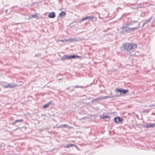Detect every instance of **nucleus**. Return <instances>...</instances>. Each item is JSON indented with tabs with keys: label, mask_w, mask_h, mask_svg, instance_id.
Returning <instances> with one entry per match:
<instances>
[{
	"label": "nucleus",
	"mask_w": 155,
	"mask_h": 155,
	"mask_svg": "<svg viewBox=\"0 0 155 155\" xmlns=\"http://www.w3.org/2000/svg\"><path fill=\"white\" fill-rule=\"evenodd\" d=\"M101 99V98H97L96 99H94L92 100V102L94 103L95 101H97L99 100H100Z\"/></svg>",
	"instance_id": "nucleus-17"
},
{
	"label": "nucleus",
	"mask_w": 155,
	"mask_h": 155,
	"mask_svg": "<svg viewBox=\"0 0 155 155\" xmlns=\"http://www.w3.org/2000/svg\"><path fill=\"white\" fill-rule=\"evenodd\" d=\"M1 147V146H0V147Z\"/></svg>",
	"instance_id": "nucleus-33"
},
{
	"label": "nucleus",
	"mask_w": 155,
	"mask_h": 155,
	"mask_svg": "<svg viewBox=\"0 0 155 155\" xmlns=\"http://www.w3.org/2000/svg\"><path fill=\"white\" fill-rule=\"evenodd\" d=\"M137 45L133 43H126L122 45V48L127 54H130L135 50L134 47H137Z\"/></svg>",
	"instance_id": "nucleus-1"
},
{
	"label": "nucleus",
	"mask_w": 155,
	"mask_h": 155,
	"mask_svg": "<svg viewBox=\"0 0 155 155\" xmlns=\"http://www.w3.org/2000/svg\"><path fill=\"white\" fill-rule=\"evenodd\" d=\"M137 22V21H130V22H129L128 23H127V25H128V26H129L130 25H132L134 24V22Z\"/></svg>",
	"instance_id": "nucleus-14"
},
{
	"label": "nucleus",
	"mask_w": 155,
	"mask_h": 155,
	"mask_svg": "<svg viewBox=\"0 0 155 155\" xmlns=\"http://www.w3.org/2000/svg\"><path fill=\"white\" fill-rule=\"evenodd\" d=\"M41 56V54H36L35 55V57H39Z\"/></svg>",
	"instance_id": "nucleus-25"
},
{
	"label": "nucleus",
	"mask_w": 155,
	"mask_h": 155,
	"mask_svg": "<svg viewBox=\"0 0 155 155\" xmlns=\"http://www.w3.org/2000/svg\"><path fill=\"white\" fill-rule=\"evenodd\" d=\"M123 32H125L126 33H130L131 32L130 28H128L127 29L123 31Z\"/></svg>",
	"instance_id": "nucleus-16"
},
{
	"label": "nucleus",
	"mask_w": 155,
	"mask_h": 155,
	"mask_svg": "<svg viewBox=\"0 0 155 155\" xmlns=\"http://www.w3.org/2000/svg\"><path fill=\"white\" fill-rule=\"evenodd\" d=\"M116 91L117 93H118L119 92H120V94L118 95L116 97H119L120 96L121 94V93H123V94H125L126 93H127L129 91L127 89H124L123 88L122 89H118L117 88L116 89Z\"/></svg>",
	"instance_id": "nucleus-3"
},
{
	"label": "nucleus",
	"mask_w": 155,
	"mask_h": 155,
	"mask_svg": "<svg viewBox=\"0 0 155 155\" xmlns=\"http://www.w3.org/2000/svg\"><path fill=\"white\" fill-rule=\"evenodd\" d=\"M145 112V110H143V113H144V112Z\"/></svg>",
	"instance_id": "nucleus-32"
},
{
	"label": "nucleus",
	"mask_w": 155,
	"mask_h": 155,
	"mask_svg": "<svg viewBox=\"0 0 155 155\" xmlns=\"http://www.w3.org/2000/svg\"><path fill=\"white\" fill-rule=\"evenodd\" d=\"M23 122V120L22 119L17 120H15V123H18V122Z\"/></svg>",
	"instance_id": "nucleus-21"
},
{
	"label": "nucleus",
	"mask_w": 155,
	"mask_h": 155,
	"mask_svg": "<svg viewBox=\"0 0 155 155\" xmlns=\"http://www.w3.org/2000/svg\"><path fill=\"white\" fill-rule=\"evenodd\" d=\"M73 87H74V88H78V87H80L81 88L82 87H80V86H77L76 85V86H75Z\"/></svg>",
	"instance_id": "nucleus-26"
},
{
	"label": "nucleus",
	"mask_w": 155,
	"mask_h": 155,
	"mask_svg": "<svg viewBox=\"0 0 155 155\" xmlns=\"http://www.w3.org/2000/svg\"><path fill=\"white\" fill-rule=\"evenodd\" d=\"M116 96H117V95H112V93L111 92L110 96H104V98H103L102 99H106V98H109L113 97H116Z\"/></svg>",
	"instance_id": "nucleus-11"
},
{
	"label": "nucleus",
	"mask_w": 155,
	"mask_h": 155,
	"mask_svg": "<svg viewBox=\"0 0 155 155\" xmlns=\"http://www.w3.org/2000/svg\"><path fill=\"white\" fill-rule=\"evenodd\" d=\"M66 15V13L64 11H63L61 12L59 14V16L60 17H61L62 16H64L65 15Z\"/></svg>",
	"instance_id": "nucleus-15"
},
{
	"label": "nucleus",
	"mask_w": 155,
	"mask_h": 155,
	"mask_svg": "<svg viewBox=\"0 0 155 155\" xmlns=\"http://www.w3.org/2000/svg\"><path fill=\"white\" fill-rule=\"evenodd\" d=\"M87 19V16H86L85 18H83L82 20V21H83V20H84L85 19Z\"/></svg>",
	"instance_id": "nucleus-27"
},
{
	"label": "nucleus",
	"mask_w": 155,
	"mask_h": 155,
	"mask_svg": "<svg viewBox=\"0 0 155 155\" xmlns=\"http://www.w3.org/2000/svg\"><path fill=\"white\" fill-rule=\"evenodd\" d=\"M4 88H13L15 87L16 86L15 85H13L11 83H9L7 84L6 85H4Z\"/></svg>",
	"instance_id": "nucleus-4"
},
{
	"label": "nucleus",
	"mask_w": 155,
	"mask_h": 155,
	"mask_svg": "<svg viewBox=\"0 0 155 155\" xmlns=\"http://www.w3.org/2000/svg\"><path fill=\"white\" fill-rule=\"evenodd\" d=\"M78 40L77 39L75 38H69L67 39V42H72L74 41H77Z\"/></svg>",
	"instance_id": "nucleus-9"
},
{
	"label": "nucleus",
	"mask_w": 155,
	"mask_h": 155,
	"mask_svg": "<svg viewBox=\"0 0 155 155\" xmlns=\"http://www.w3.org/2000/svg\"><path fill=\"white\" fill-rule=\"evenodd\" d=\"M62 127V126H61V125L60 126H57V128H61V127Z\"/></svg>",
	"instance_id": "nucleus-28"
},
{
	"label": "nucleus",
	"mask_w": 155,
	"mask_h": 155,
	"mask_svg": "<svg viewBox=\"0 0 155 155\" xmlns=\"http://www.w3.org/2000/svg\"><path fill=\"white\" fill-rule=\"evenodd\" d=\"M88 19L91 21H93V20L96 21V18L92 15L90 16H88Z\"/></svg>",
	"instance_id": "nucleus-8"
},
{
	"label": "nucleus",
	"mask_w": 155,
	"mask_h": 155,
	"mask_svg": "<svg viewBox=\"0 0 155 155\" xmlns=\"http://www.w3.org/2000/svg\"><path fill=\"white\" fill-rule=\"evenodd\" d=\"M70 88V87L68 88H67V89L68 90Z\"/></svg>",
	"instance_id": "nucleus-31"
},
{
	"label": "nucleus",
	"mask_w": 155,
	"mask_h": 155,
	"mask_svg": "<svg viewBox=\"0 0 155 155\" xmlns=\"http://www.w3.org/2000/svg\"><path fill=\"white\" fill-rule=\"evenodd\" d=\"M52 103V101H50L48 102L47 103L45 104L43 106V108H47L48 106L51 104Z\"/></svg>",
	"instance_id": "nucleus-10"
},
{
	"label": "nucleus",
	"mask_w": 155,
	"mask_h": 155,
	"mask_svg": "<svg viewBox=\"0 0 155 155\" xmlns=\"http://www.w3.org/2000/svg\"><path fill=\"white\" fill-rule=\"evenodd\" d=\"M74 146L75 147H77V146L75 145H74V144H68L66 146V147L68 148L70 147H71L72 146Z\"/></svg>",
	"instance_id": "nucleus-13"
},
{
	"label": "nucleus",
	"mask_w": 155,
	"mask_h": 155,
	"mask_svg": "<svg viewBox=\"0 0 155 155\" xmlns=\"http://www.w3.org/2000/svg\"><path fill=\"white\" fill-rule=\"evenodd\" d=\"M146 23H146V21H144L143 23V26L145 25Z\"/></svg>",
	"instance_id": "nucleus-29"
},
{
	"label": "nucleus",
	"mask_w": 155,
	"mask_h": 155,
	"mask_svg": "<svg viewBox=\"0 0 155 155\" xmlns=\"http://www.w3.org/2000/svg\"><path fill=\"white\" fill-rule=\"evenodd\" d=\"M15 123V122H13V123H12V124H13V125H14V124H15V123Z\"/></svg>",
	"instance_id": "nucleus-30"
},
{
	"label": "nucleus",
	"mask_w": 155,
	"mask_h": 155,
	"mask_svg": "<svg viewBox=\"0 0 155 155\" xmlns=\"http://www.w3.org/2000/svg\"><path fill=\"white\" fill-rule=\"evenodd\" d=\"M145 127L147 128L155 127V123L152 124L150 123L145 125Z\"/></svg>",
	"instance_id": "nucleus-6"
},
{
	"label": "nucleus",
	"mask_w": 155,
	"mask_h": 155,
	"mask_svg": "<svg viewBox=\"0 0 155 155\" xmlns=\"http://www.w3.org/2000/svg\"><path fill=\"white\" fill-rule=\"evenodd\" d=\"M37 15H31V17H29V19H31L32 18H37Z\"/></svg>",
	"instance_id": "nucleus-20"
},
{
	"label": "nucleus",
	"mask_w": 155,
	"mask_h": 155,
	"mask_svg": "<svg viewBox=\"0 0 155 155\" xmlns=\"http://www.w3.org/2000/svg\"><path fill=\"white\" fill-rule=\"evenodd\" d=\"M60 41H61L62 42H67V39H64V40H60Z\"/></svg>",
	"instance_id": "nucleus-23"
},
{
	"label": "nucleus",
	"mask_w": 155,
	"mask_h": 155,
	"mask_svg": "<svg viewBox=\"0 0 155 155\" xmlns=\"http://www.w3.org/2000/svg\"><path fill=\"white\" fill-rule=\"evenodd\" d=\"M101 118L102 119H104L106 118H110V117L107 115H103L101 116Z\"/></svg>",
	"instance_id": "nucleus-18"
},
{
	"label": "nucleus",
	"mask_w": 155,
	"mask_h": 155,
	"mask_svg": "<svg viewBox=\"0 0 155 155\" xmlns=\"http://www.w3.org/2000/svg\"><path fill=\"white\" fill-rule=\"evenodd\" d=\"M128 26H128V25H127V23L125 25L123 26L122 27H121V29L123 30V29H124V28H127Z\"/></svg>",
	"instance_id": "nucleus-22"
},
{
	"label": "nucleus",
	"mask_w": 155,
	"mask_h": 155,
	"mask_svg": "<svg viewBox=\"0 0 155 155\" xmlns=\"http://www.w3.org/2000/svg\"><path fill=\"white\" fill-rule=\"evenodd\" d=\"M79 56L77 55H71L70 56H64L62 57V60H65L66 59H76L79 58Z\"/></svg>",
	"instance_id": "nucleus-2"
},
{
	"label": "nucleus",
	"mask_w": 155,
	"mask_h": 155,
	"mask_svg": "<svg viewBox=\"0 0 155 155\" xmlns=\"http://www.w3.org/2000/svg\"><path fill=\"white\" fill-rule=\"evenodd\" d=\"M114 121L116 123L121 122L123 121V119L120 117H116L114 119Z\"/></svg>",
	"instance_id": "nucleus-5"
},
{
	"label": "nucleus",
	"mask_w": 155,
	"mask_h": 155,
	"mask_svg": "<svg viewBox=\"0 0 155 155\" xmlns=\"http://www.w3.org/2000/svg\"><path fill=\"white\" fill-rule=\"evenodd\" d=\"M48 17L50 18H54L55 17V13L54 12H52L50 13L48 15Z\"/></svg>",
	"instance_id": "nucleus-7"
},
{
	"label": "nucleus",
	"mask_w": 155,
	"mask_h": 155,
	"mask_svg": "<svg viewBox=\"0 0 155 155\" xmlns=\"http://www.w3.org/2000/svg\"><path fill=\"white\" fill-rule=\"evenodd\" d=\"M151 19V18H150L146 20L145 21L147 23L149 22L150 21Z\"/></svg>",
	"instance_id": "nucleus-24"
},
{
	"label": "nucleus",
	"mask_w": 155,
	"mask_h": 155,
	"mask_svg": "<svg viewBox=\"0 0 155 155\" xmlns=\"http://www.w3.org/2000/svg\"><path fill=\"white\" fill-rule=\"evenodd\" d=\"M61 126H62V127H64L68 128L69 129H71V128H73L72 127L70 126H69L68 125L66 124H63L61 125Z\"/></svg>",
	"instance_id": "nucleus-12"
},
{
	"label": "nucleus",
	"mask_w": 155,
	"mask_h": 155,
	"mask_svg": "<svg viewBox=\"0 0 155 155\" xmlns=\"http://www.w3.org/2000/svg\"><path fill=\"white\" fill-rule=\"evenodd\" d=\"M138 28V27H135L134 28H130V31H133L134 30L137 29Z\"/></svg>",
	"instance_id": "nucleus-19"
}]
</instances>
